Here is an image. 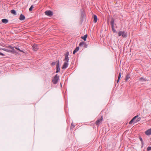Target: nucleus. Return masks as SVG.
<instances>
[{
    "mask_svg": "<svg viewBox=\"0 0 151 151\" xmlns=\"http://www.w3.org/2000/svg\"><path fill=\"white\" fill-rule=\"evenodd\" d=\"M118 35L119 36H122L123 38L127 37V32L123 31H120L118 32Z\"/></svg>",
    "mask_w": 151,
    "mask_h": 151,
    "instance_id": "f257e3e1",
    "label": "nucleus"
},
{
    "mask_svg": "<svg viewBox=\"0 0 151 151\" xmlns=\"http://www.w3.org/2000/svg\"><path fill=\"white\" fill-rule=\"evenodd\" d=\"M87 35H85L83 37H82L81 38L82 39L86 41V39L87 37Z\"/></svg>",
    "mask_w": 151,
    "mask_h": 151,
    "instance_id": "dca6fc26",
    "label": "nucleus"
},
{
    "mask_svg": "<svg viewBox=\"0 0 151 151\" xmlns=\"http://www.w3.org/2000/svg\"><path fill=\"white\" fill-rule=\"evenodd\" d=\"M79 48L78 47H77L74 50L73 52V54H75V53L76 52H77L79 50Z\"/></svg>",
    "mask_w": 151,
    "mask_h": 151,
    "instance_id": "ddd939ff",
    "label": "nucleus"
},
{
    "mask_svg": "<svg viewBox=\"0 0 151 151\" xmlns=\"http://www.w3.org/2000/svg\"><path fill=\"white\" fill-rule=\"evenodd\" d=\"M69 55V53L67 52L65 54V58L64 60L66 62H68L69 61V58L68 57V56Z\"/></svg>",
    "mask_w": 151,
    "mask_h": 151,
    "instance_id": "20e7f679",
    "label": "nucleus"
},
{
    "mask_svg": "<svg viewBox=\"0 0 151 151\" xmlns=\"http://www.w3.org/2000/svg\"><path fill=\"white\" fill-rule=\"evenodd\" d=\"M147 151L151 150V147H149L147 149Z\"/></svg>",
    "mask_w": 151,
    "mask_h": 151,
    "instance_id": "cd10ccee",
    "label": "nucleus"
},
{
    "mask_svg": "<svg viewBox=\"0 0 151 151\" xmlns=\"http://www.w3.org/2000/svg\"><path fill=\"white\" fill-rule=\"evenodd\" d=\"M2 22L6 24L8 22V21L6 19H3L2 20Z\"/></svg>",
    "mask_w": 151,
    "mask_h": 151,
    "instance_id": "2eb2a0df",
    "label": "nucleus"
},
{
    "mask_svg": "<svg viewBox=\"0 0 151 151\" xmlns=\"http://www.w3.org/2000/svg\"><path fill=\"white\" fill-rule=\"evenodd\" d=\"M56 68H57V70H56V72L58 73V72L60 70V68L59 65V60H58V64L57 65V66H56Z\"/></svg>",
    "mask_w": 151,
    "mask_h": 151,
    "instance_id": "9d476101",
    "label": "nucleus"
},
{
    "mask_svg": "<svg viewBox=\"0 0 151 151\" xmlns=\"http://www.w3.org/2000/svg\"><path fill=\"white\" fill-rule=\"evenodd\" d=\"M111 26H112V25H113L114 26V21H111Z\"/></svg>",
    "mask_w": 151,
    "mask_h": 151,
    "instance_id": "c756f323",
    "label": "nucleus"
},
{
    "mask_svg": "<svg viewBox=\"0 0 151 151\" xmlns=\"http://www.w3.org/2000/svg\"><path fill=\"white\" fill-rule=\"evenodd\" d=\"M68 62H65L63 65V66L62 67V69H65L68 66Z\"/></svg>",
    "mask_w": 151,
    "mask_h": 151,
    "instance_id": "0eeeda50",
    "label": "nucleus"
},
{
    "mask_svg": "<svg viewBox=\"0 0 151 151\" xmlns=\"http://www.w3.org/2000/svg\"><path fill=\"white\" fill-rule=\"evenodd\" d=\"M32 47L33 48V50L35 51L39 49L38 46L36 44L33 45Z\"/></svg>",
    "mask_w": 151,
    "mask_h": 151,
    "instance_id": "423d86ee",
    "label": "nucleus"
},
{
    "mask_svg": "<svg viewBox=\"0 0 151 151\" xmlns=\"http://www.w3.org/2000/svg\"><path fill=\"white\" fill-rule=\"evenodd\" d=\"M111 27L112 29V30L113 31V32L114 33L116 32V30L115 29L114 27V26L113 25H112V26H111Z\"/></svg>",
    "mask_w": 151,
    "mask_h": 151,
    "instance_id": "412c9836",
    "label": "nucleus"
},
{
    "mask_svg": "<svg viewBox=\"0 0 151 151\" xmlns=\"http://www.w3.org/2000/svg\"><path fill=\"white\" fill-rule=\"evenodd\" d=\"M6 51L9 52H14V50H8L7 49H6Z\"/></svg>",
    "mask_w": 151,
    "mask_h": 151,
    "instance_id": "4be33fe9",
    "label": "nucleus"
},
{
    "mask_svg": "<svg viewBox=\"0 0 151 151\" xmlns=\"http://www.w3.org/2000/svg\"><path fill=\"white\" fill-rule=\"evenodd\" d=\"M11 13H12L14 14V15L16 14V11L14 10H12L11 11Z\"/></svg>",
    "mask_w": 151,
    "mask_h": 151,
    "instance_id": "aec40b11",
    "label": "nucleus"
},
{
    "mask_svg": "<svg viewBox=\"0 0 151 151\" xmlns=\"http://www.w3.org/2000/svg\"><path fill=\"white\" fill-rule=\"evenodd\" d=\"M45 14L49 16H51L52 15V12L49 11H46L45 12Z\"/></svg>",
    "mask_w": 151,
    "mask_h": 151,
    "instance_id": "39448f33",
    "label": "nucleus"
},
{
    "mask_svg": "<svg viewBox=\"0 0 151 151\" xmlns=\"http://www.w3.org/2000/svg\"><path fill=\"white\" fill-rule=\"evenodd\" d=\"M103 120L102 117L99 119H98L96 122V124L97 125H99L102 122Z\"/></svg>",
    "mask_w": 151,
    "mask_h": 151,
    "instance_id": "7ed1b4c3",
    "label": "nucleus"
},
{
    "mask_svg": "<svg viewBox=\"0 0 151 151\" xmlns=\"http://www.w3.org/2000/svg\"><path fill=\"white\" fill-rule=\"evenodd\" d=\"M19 19L20 20H22L25 19V17L24 15H23L22 14H21L20 15Z\"/></svg>",
    "mask_w": 151,
    "mask_h": 151,
    "instance_id": "9b49d317",
    "label": "nucleus"
},
{
    "mask_svg": "<svg viewBox=\"0 0 151 151\" xmlns=\"http://www.w3.org/2000/svg\"><path fill=\"white\" fill-rule=\"evenodd\" d=\"M59 80V77L58 75L56 74L52 80V82L54 84H56Z\"/></svg>",
    "mask_w": 151,
    "mask_h": 151,
    "instance_id": "f03ea898",
    "label": "nucleus"
},
{
    "mask_svg": "<svg viewBox=\"0 0 151 151\" xmlns=\"http://www.w3.org/2000/svg\"><path fill=\"white\" fill-rule=\"evenodd\" d=\"M2 50L6 51V49H2Z\"/></svg>",
    "mask_w": 151,
    "mask_h": 151,
    "instance_id": "473e14b6",
    "label": "nucleus"
},
{
    "mask_svg": "<svg viewBox=\"0 0 151 151\" xmlns=\"http://www.w3.org/2000/svg\"><path fill=\"white\" fill-rule=\"evenodd\" d=\"M139 81H145V78H139Z\"/></svg>",
    "mask_w": 151,
    "mask_h": 151,
    "instance_id": "5701e85b",
    "label": "nucleus"
},
{
    "mask_svg": "<svg viewBox=\"0 0 151 151\" xmlns=\"http://www.w3.org/2000/svg\"><path fill=\"white\" fill-rule=\"evenodd\" d=\"M137 117L138 116H136L134 117L129 122V124H132V123L134 122V120L135 119L137 118Z\"/></svg>",
    "mask_w": 151,
    "mask_h": 151,
    "instance_id": "1a4fd4ad",
    "label": "nucleus"
},
{
    "mask_svg": "<svg viewBox=\"0 0 151 151\" xmlns=\"http://www.w3.org/2000/svg\"><path fill=\"white\" fill-rule=\"evenodd\" d=\"M34 8V7L33 6V5H32L29 8V11H31L32 10V9L33 8Z\"/></svg>",
    "mask_w": 151,
    "mask_h": 151,
    "instance_id": "b1692460",
    "label": "nucleus"
},
{
    "mask_svg": "<svg viewBox=\"0 0 151 151\" xmlns=\"http://www.w3.org/2000/svg\"><path fill=\"white\" fill-rule=\"evenodd\" d=\"M84 45H85V42H82L79 44V46L80 47H83Z\"/></svg>",
    "mask_w": 151,
    "mask_h": 151,
    "instance_id": "f3484780",
    "label": "nucleus"
},
{
    "mask_svg": "<svg viewBox=\"0 0 151 151\" xmlns=\"http://www.w3.org/2000/svg\"><path fill=\"white\" fill-rule=\"evenodd\" d=\"M15 48L19 50V51L22 52H24L22 50H21L19 48L17 47H15Z\"/></svg>",
    "mask_w": 151,
    "mask_h": 151,
    "instance_id": "bb28decb",
    "label": "nucleus"
},
{
    "mask_svg": "<svg viewBox=\"0 0 151 151\" xmlns=\"http://www.w3.org/2000/svg\"><path fill=\"white\" fill-rule=\"evenodd\" d=\"M0 55H4V54L1 52H0Z\"/></svg>",
    "mask_w": 151,
    "mask_h": 151,
    "instance_id": "2f4dec72",
    "label": "nucleus"
},
{
    "mask_svg": "<svg viewBox=\"0 0 151 151\" xmlns=\"http://www.w3.org/2000/svg\"><path fill=\"white\" fill-rule=\"evenodd\" d=\"M140 119L141 118L140 117H138V116L137 117V118L135 119L134 120V123H136L137 122H139V121L140 120Z\"/></svg>",
    "mask_w": 151,
    "mask_h": 151,
    "instance_id": "f8f14e48",
    "label": "nucleus"
},
{
    "mask_svg": "<svg viewBox=\"0 0 151 151\" xmlns=\"http://www.w3.org/2000/svg\"><path fill=\"white\" fill-rule=\"evenodd\" d=\"M130 78L129 75V74H127L126 77V79L125 80L126 81H127Z\"/></svg>",
    "mask_w": 151,
    "mask_h": 151,
    "instance_id": "a211bd4d",
    "label": "nucleus"
},
{
    "mask_svg": "<svg viewBox=\"0 0 151 151\" xmlns=\"http://www.w3.org/2000/svg\"><path fill=\"white\" fill-rule=\"evenodd\" d=\"M7 47H8L9 48H11L12 50H14V48L13 47H12L11 46H9Z\"/></svg>",
    "mask_w": 151,
    "mask_h": 151,
    "instance_id": "393cba45",
    "label": "nucleus"
},
{
    "mask_svg": "<svg viewBox=\"0 0 151 151\" xmlns=\"http://www.w3.org/2000/svg\"><path fill=\"white\" fill-rule=\"evenodd\" d=\"M140 139L141 140H142V139H141H141Z\"/></svg>",
    "mask_w": 151,
    "mask_h": 151,
    "instance_id": "72a5a7b5",
    "label": "nucleus"
},
{
    "mask_svg": "<svg viewBox=\"0 0 151 151\" xmlns=\"http://www.w3.org/2000/svg\"><path fill=\"white\" fill-rule=\"evenodd\" d=\"M55 65V62H52L51 63V65Z\"/></svg>",
    "mask_w": 151,
    "mask_h": 151,
    "instance_id": "7c9ffc66",
    "label": "nucleus"
},
{
    "mask_svg": "<svg viewBox=\"0 0 151 151\" xmlns=\"http://www.w3.org/2000/svg\"><path fill=\"white\" fill-rule=\"evenodd\" d=\"M145 134L147 135H150L151 134V129H149L145 132Z\"/></svg>",
    "mask_w": 151,
    "mask_h": 151,
    "instance_id": "6e6552de",
    "label": "nucleus"
},
{
    "mask_svg": "<svg viewBox=\"0 0 151 151\" xmlns=\"http://www.w3.org/2000/svg\"><path fill=\"white\" fill-rule=\"evenodd\" d=\"M74 125L73 124H71V125L70 126V128L71 129H73L74 127Z\"/></svg>",
    "mask_w": 151,
    "mask_h": 151,
    "instance_id": "a878e982",
    "label": "nucleus"
},
{
    "mask_svg": "<svg viewBox=\"0 0 151 151\" xmlns=\"http://www.w3.org/2000/svg\"><path fill=\"white\" fill-rule=\"evenodd\" d=\"M121 73H119V76H118V80H117V83H118L120 79V78H121Z\"/></svg>",
    "mask_w": 151,
    "mask_h": 151,
    "instance_id": "6ab92c4d",
    "label": "nucleus"
},
{
    "mask_svg": "<svg viewBox=\"0 0 151 151\" xmlns=\"http://www.w3.org/2000/svg\"><path fill=\"white\" fill-rule=\"evenodd\" d=\"M93 20L95 23H96L97 22V18L96 16V15L93 16Z\"/></svg>",
    "mask_w": 151,
    "mask_h": 151,
    "instance_id": "4468645a",
    "label": "nucleus"
},
{
    "mask_svg": "<svg viewBox=\"0 0 151 151\" xmlns=\"http://www.w3.org/2000/svg\"><path fill=\"white\" fill-rule=\"evenodd\" d=\"M83 47L84 48H86L87 47V45L86 44V43L85 42V45H83Z\"/></svg>",
    "mask_w": 151,
    "mask_h": 151,
    "instance_id": "c85d7f7f",
    "label": "nucleus"
}]
</instances>
